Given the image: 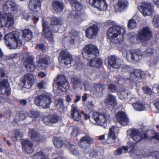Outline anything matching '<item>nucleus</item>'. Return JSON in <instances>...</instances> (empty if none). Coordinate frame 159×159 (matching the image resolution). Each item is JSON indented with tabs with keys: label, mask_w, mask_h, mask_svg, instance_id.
Wrapping results in <instances>:
<instances>
[{
	"label": "nucleus",
	"mask_w": 159,
	"mask_h": 159,
	"mask_svg": "<svg viewBox=\"0 0 159 159\" xmlns=\"http://www.w3.org/2000/svg\"><path fill=\"white\" fill-rule=\"evenodd\" d=\"M99 53V50L98 47L92 44L85 45L82 52L84 58L90 61L87 63L88 65L97 68L100 67L102 64V60L97 57Z\"/></svg>",
	"instance_id": "nucleus-1"
},
{
	"label": "nucleus",
	"mask_w": 159,
	"mask_h": 159,
	"mask_svg": "<svg viewBox=\"0 0 159 159\" xmlns=\"http://www.w3.org/2000/svg\"><path fill=\"white\" fill-rule=\"evenodd\" d=\"M20 37V33L17 31L7 34L4 37L5 44L10 49L13 48V46L16 48L20 46L22 42Z\"/></svg>",
	"instance_id": "nucleus-2"
},
{
	"label": "nucleus",
	"mask_w": 159,
	"mask_h": 159,
	"mask_svg": "<svg viewBox=\"0 0 159 159\" xmlns=\"http://www.w3.org/2000/svg\"><path fill=\"white\" fill-rule=\"evenodd\" d=\"M121 27L114 25L108 29L107 35L111 43L117 44L120 42V39H118L117 37L121 34Z\"/></svg>",
	"instance_id": "nucleus-3"
},
{
	"label": "nucleus",
	"mask_w": 159,
	"mask_h": 159,
	"mask_svg": "<svg viewBox=\"0 0 159 159\" xmlns=\"http://www.w3.org/2000/svg\"><path fill=\"white\" fill-rule=\"evenodd\" d=\"M34 102L38 106H42L45 108H48L52 102L51 97L50 95H40L36 97Z\"/></svg>",
	"instance_id": "nucleus-4"
},
{
	"label": "nucleus",
	"mask_w": 159,
	"mask_h": 159,
	"mask_svg": "<svg viewBox=\"0 0 159 159\" xmlns=\"http://www.w3.org/2000/svg\"><path fill=\"white\" fill-rule=\"evenodd\" d=\"M79 39L78 33L76 31L72 30L69 32L68 36L63 38L62 43L65 47H69L73 44Z\"/></svg>",
	"instance_id": "nucleus-5"
},
{
	"label": "nucleus",
	"mask_w": 159,
	"mask_h": 159,
	"mask_svg": "<svg viewBox=\"0 0 159 159\" xmlns=\"http://www.w3.org/2000/svg\"><path fill=\"white\" fill-rule=\"evenodd\" d=\"M152 32L148 26L143 27L140 29L137 34L138 39L142 42H147L150 40Z\"/></svg>",
	"instance_id": "nucleus-6"
},
{
	"label": "nucleus",
	"mask_w": 159,
	"mask_h": 159,
	"mask_svg": "<svg viewBox=\"0 0 159 159\" xmlns=\"http://www.w3.org/2000/svg\"><path fill=\"white\" fill-rule=\"evenodd\" d=\"M70 3L72 7L75 9L71 12L73 17L74 18H81V16L84 15L81 11L83 9L82 5L75 0H71Z\"/></svg>",
	"instance_id": "nucleus-7"
},
{
	"label": "nucleus",
	"mask_w": 159,
	"mask_h": 159,
	"mask_svg": "<svg viewBox=\"0 0 159 159\" xmlns=\"http://www.w3.org/2000/svg\"><path fill=\"white\" fill-rule=\"evenodd\" d=\"M91 118L98 125L101 126L107 123L108 120L107 114L101 113L98 112H93Z\"/></svg>",
	"instance_id": "nucleus-8"
},
{
	"label": "nucleus",
	"mask_w": 159,
	"mask_h": 159,
	"mask_svg": "<svg viewBox=\"0 0 159 159\" xmlns=\"http://www.w3.org/2000/svg\"><path fill=\"white\" fill-rule=\"evenodd\" d=\"M139 9L144 16H150L154 11L153 6L150 2H144L139 7Z\"/></svg>",
	"instance_id": "nucleus-9"
},
{
	"label": "nucleus",
	"mask_w": 159,
	"mask_h": 159,
	"mask_svg": "<svg viewBox=\"0 0 159 159\" xmlns=\"http://www.w3.org/2000/svg\"><path fill=\"white\" fill-rule=\"evenodd\" d=\"M3 20L5 22V25L8 29H11L14 25V20L13 18L10 17L7 13L2 14L0 11V27L2 26V20Z\"/></svg>",
	"instance_id": "nucleus-10"
},
{
	"label": "nucleus",
	"mask_w": 159,
	"mask_h": 159,
	"mask_svg": "<svg viewBox=\"0 0 159 159\" xmlns=\"http://www.w3.org/2000/svg\"><path fill=\"white\" fill-rule=\"evenodd\" d=\"M98 25L93 24L92 25L87 28L85 30L86 36L90 39H95L98 34Z\"/></svg>",
	"instance_id": "nucleus-11"
},
{
	"label": "nucleus",
	"mask_w": 159,
	"mask_h": 159,
	"mask_svg": "<svg viewBox=\"0 0 159 159\" xmlns=\"http://www.w3.org/2000/svg\"><path fill=\"white\" fill-rule=\"evenodd\" d=\"M58 77V81L57 83L58 89L63 92H66L69 88V84L66 77L62 75Z\"/></svg>",
	"instance_id": "nucleus-12"
},
{
	"label": "nucleus",
	"mask_w": 159,
	"mask_h": 159,
	"mask_svg": "<svg viewBox=\"0 0 159 159\" xmlns=\"http://www.w3.org/2000/svg\"><path fill=\"white\" fill-rule=\"evenodd\" d=\"M121 62L120 59L115 55H111L108 57V63L111 67L118 68L120 66Z\"/></svg>",
	"instance_id": "nucleus-13"
},
{
	"label": "nucleus",
	"mask_w": 159,
	"mask_h": 159,
	"mask_svg": "<svg viewBox=\"0 0 159 159\" xmlns=\"http://www.w3.org/2000/svg\"><path fill=\"white\" fill-rule=\"evenodd\" d=\"M3 9L4 13H7V14L11 13L13 14V12L17 10L16 4L11 1L6 2L3 6Z\"/></svg>",
	"instance_id": "nucleus-14"
},
{
	"label": "nucleus",
	"mask_w": 159,
	"mask_h": 159,
	"mask_svg": "<svg viewBox=\"0 0 159 159\" xmlns=\"http://www.w3.org/2000/svg\"><path fill=\"white\" fill-rule=\"evenodd\" d=\"M129 79L132 82L136 83L143 79L144 74L142 71L138 69H135L130 73Z\"/></svg>",
	"instance_id": "nucleus-15"
},
{
	"label": "nucleus",
	"mask_w": 159,
	"mask_h": 159,
	"mask_svg": "<svg viewBox=\"0 0 159 159\" xmlns=\"http://www.w3.org/2000/svg\"><path fill=\"white\" fill-rule=\"evenodd\" d=\"M116 120L118 122L123 126L128 125L129 119L125 113L123 111H119L116 114Z\"/></svg>",
	"instance_id": "nucleus-16"
},
{
	"label": "nucleus",
	"mask_w": 159,
	"mask_h": 159,
	"mask_svg": "<svg viewBox=\"0 0 159 159\" xmlns=\"http://www.w3.org/2000/svg\"><path fill=\"white\" fill-rule=\"evenodd\" d=\"M50 25L52 28V30L54 32L58 31V26H61L62 24V21L60 18L53 16L51 18Z\"/></svg>",
	"instance_id": "nucleus-17"
},
{
	"label": "nucleus",
	"mask_w": 159,
	"mask_h": 159,
	"mask_svg": "<svg viewBox=\"0 0 159 159\" xmlns=\"http://www.w3.org/2000/svg\"><path fill=\"white\" fill-rule=\"evenodd\" d=\"M93 142V139L87 135L81 138L79 142V143L80 147L86 149L91 146Z\"/></svg>",
	"instance_id": "nucleus-18"
},
{
	"label": "nucleus",
	"mask_w": 159,
	"mask_h": 159,
	"mask_svg": "<svg viewBox=\"0 0 159 159\" xmlns=\"http://www.w3.org/2000/svg\"><path fill=\"white\" fill-rule=\"evenodd\" d=\"M22 149L27 153L31 154L34 151L33 148V143L27 139L24 140L21 142Z\"/></svg>",
	"instance_id": "nucleus-19"
},
{
	"label": "nucleus",
	"mask_w": 159,
	"mask_h": 159,
	"mask_svg": "<svg viewBox=\"0 0 159 159\" xmlns=\"http://www.w3.org/2000/svg\"><path fill=\"white\" fill-rule=\"evenodd\" d=\"M23 82L25 88H31L34 82L33 75L31 74H27L23 77Z\"/></svg>",
	"instance_id": "nucleus-20"
},
{
	"label": "nucleus",
	"mask_w": 159,
	"mask_h": 159,
	"mask_svg": "<svg viewBox=\"0 0 159 159\" xmlns=\"http://www.w3.org/2000/svg\"><path fill=\"white\" fill-rule=\"evenodd\" d=\"M59 57L61 58V60L63 61L64 64L66 65L70 64L73 60L72 55L66 50L61 51Z\"/></svg>",
	"instance_id": "nucleus-21"
},
{
	"label": "nucleus",
	"mask_w": 159,
	"mask_h": 159,
	"mask_svg": "<svg viewBox=\"0 0 159 159\" xmlns=\"http://www.w3.org/2000/svg\"><path fill=\"white\" fill-rule=\"evenodd\" d=\"M50 61V57L47 55H41L39 56L38 61V66L43 70H45Z\"/></svg>",
	"instance_id": "nucleus-22"
},
{
	"label": "nucleus",
	"mask_w": 159,
	"mask_h": 159,
	"mask_svg": "<svg viewBox=\"0 0 159 159\" xmlns=\"http://www.w3.org/2000/svg\"><path fill=\"white\" fill-rule=\"evenodd\" d=\"M128 3L125 0H118L117 3L114 6L115 11L121 12L125 11L127 7Z\"/></svg>",
	"instance_id": "nucleus-23"
},
{
	"label": "nucleus",
	"mask_w": 159,
	"mask_h": 159,
	"mask_svg": "<svg viewBox=\"0 0 159 159\" xmlns=\"http://www.w3.org/2000/svg\"><path fill=\"white\" fill-rule=\"evenodd\" d=\"M52 5L54 10L56 13L62 11L64 9V4L62 2L55 0L52 2Z\"/></svg>",
	"instance_id": "nucleus-24"
},
{
	"label": "nucleus",
	"mask_w": 159,
	"mask_h": 159,
	"mask_svg": "<svg viewBox=\"0 0 159 159\" xmlns=\"http://www.w3.org/2000/svg\"><path fill=\"white\" fill-rule=\"evenodd\" d=\"M106 105L110 104L113 108L117 105L115 97L111 94H108L104 100Z\"/></svg>",
	"instance_id": "nucleus-25"
},
{
	"label": "nucleus",
	"mask_w": 159,
	"mask_h": 159,
	"mask_svg": "<svg viewBox=\"0 0 159 159\" xmlns=\"http://www.w3.org/2000/svg\"><path fill=\"white\" fill-rule=\"evenodd\" d=\"M140 134L141 133L138 129H134L131 130L130 136L136 143H138L141 141V139L139 136Z\"/></svg>",
	"instance_id": "nucleus-26"
},
{
	"label": "nucleus",
	"mask_w": 159,
	"mask_h": 159,
	"mask_svg": "<svg viewBox=\"0 0 159 159\" xmlns=\"http://www.w3.org/2000/svg\"><path fill=\"white\" fill-rule=\"evenodd\" d=\"M71 111V116L74 120L79 121L81 120L82 117L81 112L76 107H72Z\"/></svg>",
	"instance_id": "nucleus-27"
},
{
	"label": "nucleus",
	"mask_w": 159,
	"mask_h": 159,
	"mask_svg": "<svg viewBox=\"0 0 159 159\" xmlns=\"http://www.w3.org/2000/svg\"><path fill=\"white\" fill-rule=\"evenodd\" d=\"M52 141L54 146L58 148H61L64 145H66L63 140L59 137H54Z\"/></svg>",
	"instance_id": "nucleus-28"
},
{
	"label": "nucleus",
	"mask_w": 159,
	"mask_h": 159,
	"mask_svg": "<svg viewBox=\"0 0 159 159\" xmlns=\"http://www.w3.org/2000/svg\"><path fill=\"white\" fill-rule=\"evenodd\" d=\"M41 6V2L40 0H30L29 2V7L34 10L37 8H40Z\"/></svg>",
	"instance_id": "nucleus-29"
},
{
	"label": "nucleus",
	"mask_w": 159,
	"mask_h": 159,
	"mask_svg": "<svg viewBox=\"0 0 159 159\" xmlns=\"http://www.w3.org/2000/svg\"><path fill=\"white\" fill-rule=\"evenodd\" d=\"M28 134L31 140L33 141H39L38 140L39 138V134L34 129H30L29 131Z\"/></svg>",
	"instance_id": "nucleus-30"
},
{
	"label": "nucleus",
	"mask_w": 159,
	"mask_h": 159,
	"mask_svg": "<svg viewBox=\"0 0 159 159\" xmlns=\"http://www.w3.org/2000/svg\"><path fill=\"white\" fill-rule=\"evenodd\" d=\"M22 37L25 38L26 40L29 41L33 37V33L29 29H25L22 31Z\"/></svg>",
	"instance_id": "nucleus-31"
},
{
	"label": "nucleus",
	"mask_w": 159,
	"mask_h": 159,
	"mask_svg": "<svg viewBox=\"0 0 159 159\" xmlns=\"http://www.w3.org/2000/svg\"><path fill=\"white\" fill-rule=\"evenodd\" d=\"M130 54L131 55V60L133 62H138L140 59V57L142 56L141 53L139 51L131 52Z\"/></svg>",
	"instance_id": "nucleus-32"
},
{
	"label": "nucleus",
	"mask_w": 159,
	"mask_h": 159,
	"mask_svg": "<svg viewBox=\"0 0 159 159\" xmlns=\"http://www.w3.org/2000/svg\"><path fill=\"white\" fill-rule=\"evenodd\" d=\"M132 105L134 108L138 111H142L145 108L144 105L142 102L139 101H137L133 103Z\"/></svg>",
	"instance_id": "nucleus-33"
},
{
	"label": "nucleus",
	"mask_w": 159,
	"mask_h": 159,
	"mask_svg": "<svg viewBox=\"0 0 159 159\" xmlns=\"http://www.w3.org/2000/svg\"><path fill=\"white\" fill-rule=\"evenodd\" d=\"M42 32L44 36H47L48 34L52 33L50 27L49 26L46 22L43 21L42 23Z\"/></svg>",
	"instance_id": "nucleus-34"
},
{
	"label": "nucleus",
	"mask_w": 159,
	"mask_h": 159,
	"mask_svg": "<svg viewBox=\"0 0 159 159\" xmlns=\"http://www.w3.org/2000/svg\"><path fill=\"white\" fill-rule=\"evenodd\" d=\"M155 131L154 130H151L149 129H147L145 133H144L142 134H140V136L141 139V141L143 139H147L149 137L152 136L151 134L152 133H155Z\"/></svg>",
	"instance_id": "nucleus-35"
},
{
	"label": "nucleus",
	"mask_w": 159,
	"mask_h": 159,
	"mask_svg": "<svg viewBox=\"0 0 159 159\" xmlns=\"http://www.w3.org/2000/svg\"><path fill=\"white\" fill-rule=\"evenodd\" d=\"M46 154L43 152L40 151L36 152L33 156V159H47Z\"/></svg>",
	"instance_id": "nucleus-36"
},
{
	"label": "nucleus",
	"mask_w": 159,
	"mask_h": 159,
	"mask_svg": "<svg viewBox=\"0 0 159 159\" xmlns=\"http://www.w3.org/2000/svg\"><path fill=\"white\" fill-rule=\"evenodd\" d=\"M96 6L98 7V9L101 11H104L106 10L107 7V4L105 0H101L99 5L96 4Z\"/></svg>",
	"instance_id": "nucleus-37"
},
{
	"label": "nucleus",
	"mask_w": 159,
	"mask_h": 159,
	"mask_svg": "<svg viewBox=\"0 0 159 159\" xmlns=\"http://www.w3.org/2000/svg\"><path fill=\"white\" fill-rule=\"evenodd\" d=\"M155 51L153 48H148L144 52V55L146 57H151L153 56Z\"/></svg>",
	"instance_id": "nucleus-38"
},
{
	"label": "nucleus",
	"mask_w": 159,
	"mask_h": 159,
	"mask_svg": "<svg viewBox=\"0 0 159 159\" xmlns=\"http://www.w3.org/2000/svg\"><path fill=\"white\" fill-rule=\"evenodd\" d=\"M116 137L114 133L109 134L107 140V143L109 144L115 143L116 142Z\"/></svg>",
	"instance_id": "nucleus-39"
},
{
	"label": "nucleus",
	"mask_w": 159,
	"mask_h": 159,
	"mask_svg": "<svg viewBox=\"0 0 159 159\" xmlns=\"http://www.w3.org/2000/svg\"><path fill=\"white\" fill-rule=\"evenodd\" d=\"M136 22L135 20L133 19H130L129 20L128 27L130 29H133L136 26Z\"/></svg>",
	"instance_id": "nucleus-40"
},
{
	"label": "nucleus",
	"mask_w": 159,
	"mask_h": 159,
	"mask_svg": "<svg viewBox=\"0 0 159 159\" xmlns=\"http://www.w3.org/2000/svg\"><path fill=\"white\" fill-rule=\"evenodd\" d=\"M25 67L28 71L31 72L34 71L36 68L35 65L34 63L28 65L26 64Z\"/></svg>",
	"instance_id": "nucleus-41"
},
{
	"label": "nucleus",
	"mask_w": 159,
	"mask_h": 159,
	"mask_svg": "<svg viewBox=\"0 0 159 159\" xmlns=\"http://www.w3.org/2000/svg\"><path fill=\"white\" fill-rule=\"evenodd\" d=\"M94 107V104L92 102H89L85 107L86 110L89 112H92Z\"/></svg>",
	"instance_id": "nucleus-42"
},
{
	"label": "nucleus",
	"mask_w": 159,
	"mask_h": 159,
	"mask_svg": "<svg viewBox=\"0 0 159 159\" xmlns=\"http://www.w3.org/2000/svg\"><path fill=\"white\" fill-rule=\"evenodd\" d=\"M34 58L32 56H29L26 57L24 63L25 66L26 64L28 65L34 63Z\"/></svg>",
	"instance_id": "nucleus-43"
},
{
	"label": "nucleus",
	"mask_w": 159,
	"mask_h": 159,
	"mask_svg": "<svg viewBox=\"0 0 159 159\" xmlns=\"http://www.w3.org/2000/svg\"><path fill=\"white\" fill-rule=\"evenodd\" d=\"M8 80L6 79L3 80L2 81H0V88L1 89L3 88H6V87H8L7 85H8Z\"/></svg>",
	"instance_id": "nucleus-44"
},
{
	"label": "nucleus",
	"mask_w": 159,
	"mask_h": 159,
	"mask_svg": "<svg viewBox=\"0 0 159 159\" xmlns=\"http://www.w3.org/2000/svg\"><path fill=\"white\" fill-rule=\"evenodd\" d=\"M50 123L54 124L57 122L58 120V117L57 116L50 115Z\"/></svg>",
	"instance_id": "nucleus-45"
},
{
	"label": "nucleus",
	"mask_w": 159,
	"mask_h": 159,
	"mask_svg": "<svg viewBox=\"0 0 159 159\" xmlns=\"http://www.w3.org/2000/svg\"><path fill=\"white\" fill-rule=\"evenodd\" d=\"M104 85L99 83H98L94 86V88L96 89L97 91L102 92L104 89Z\"/></svg>",
	"instance_id": "nucleus-46"
},
{
	"label": "nucleus",
	"mask_w": 159,
	"mask_h": 159,
	"mask_svg": "<svg viewBox=\"0 0 159 159\" xmlns=\"http://www.w3.org/2000/svg\"><path fill=\"white\" fill-rule=\"evenodd\" d=\"M101 1V0H90L89 1V3L93 7L98 8L96 4L99 5Z\"/></svg>",
	"instance_id": "nucleus-47"
},
{
	"label": "nucleus",
	"mask_w": 159,
	"mask_h": 159,
	"mask_svg": "<svg viewBox=\"0 0 159 159\" xmlns=\"http://www.w3.org/2000/svg\"><path fill=\"white\" fill-rule=\"evenodd\" d=\"M18 53H14L6 56V60H11L16 58L17 57Z\"/></svg>",
	"instance_id": "nucleus-48"
},
{
	"label": "nucleus",
	"mask_w": 159,
	"mask_h": 159,
	"mask_svg": "<svg viewBox=\"0 0 159 159\" xmlns=\"http://www.w3.org/2000/svg\"><path fill=\"white\" fill-rule=\"evenodd\" d=\"M51 43L54 42V38L52 33L48 34L47 36H44Z\"/></svg>",
	"instance_id": "nucleus-49"
},
{
	"label": "nucleus",
	"mask_w": 159,
	"mask_h": 159,
	"mask_svg": "<svg viewBox=\"0 0 159 159\" xmlns=\"http://www.w3.org/2000/svg\"><path fill=\"white\" fill-rule=\"evenodd\" d=\"M142 89L145 93L149 95H151L152 94L151 89L148 86L143 87Z\"/></svg>",
	"instance_id": "nucleus-50"
},
{
	"label": "nucleus",
	"mask_w": 159,
	"mask_h": 159,
	"mask_svg": "<svg viewBox=\"0 0 159 159\" xmlns=\"http://www.w3.org/2000/svg\"><path fill=\"white\" fill-rule=\"evenodd\" d=\"M36 49H38L39 48V49L41 50L42 52H44L46 50V47L45 45L43 43H40L37 44L36 45V46L35 48Z\"/></svg>",
	"instance_id": "nucleus-51"
},
{
	"label": "nucleus",
	"mask_w": 159,
	"mask_h": 159,
	"mask_svg": "<svg viewBox=\"0 0 159 159\" xmlns=\"http://www.w3.org/2000/svg\"><path fill=\"white\" fill-rule=\"evenodd\" d=\"M108 88L109 90L112 93L114 92L116 89V86L112 84H109Z\"/></svg>",
	"instance_id": "nucleus-52"
},
{
	"label": "nucleus",
	"mask_w": 159,
	"mask_h": 159,
	"mask_svg": "<svg viewBox=\"0 0 159 159\" xmlns=\"http://www.w3.org/2000/svg\"><path fill=\"white\" fill-rule=\"evenodd\" d=\"M50 115L47 116H45L42 119L43 122L46 125H49L50 123V119L49 118Z\"/></svg>",
	"instance_id": "nucleus-53"
},
{
	"label": "nucleus",
	"mask_w": 159,
	"mask_h": 159,
	"mask_svg": "<svg viewBox=\"0 0 159 159\" xmlns=\"http://www.w3.org/2000/svg\"><path fill=\"white\" fill-rule=\"evenodd\" d=\"M31 13L27 12V11H24L22 13L23 18L26 20H28L30 16Z\"/></svg>",
	"instance_id": "nucleus-54"
},
{
	"label": "nucleus",
	"mask_w": 159,
	"mask_h": 159,
	"mask_svg": "<svg viewBox=\"0 0 159 159\" xmlns=\"http://www.w3.org/2000/svg\"><path fill=\"white\" fill-rule=\"evenodd\" d=\"M5 91L4 94L6 96L8 97L11 95V91L10 87H6L5 88Z\"/></svg>",
	"instance_id": "nucleus-55"
},
{
	"label": "nucleus",
	"mask_w": 159,
	"mask_h": 159,
	"mask_svg": "<svg viewBox=\"0 0 159 159\" xmlns=\"http://www.w3.org/2000/svg\"><path fill=\"white\" fill-rule=\"evenodd\" d=\"M39 113L35 111H31L30 116L32 118H36L39 117Z\"/></svg>",
	"instance_id": "nucleus-56"
},
{
	"label": "nucleus",
	"mask_w": 159,
	"mask_h": 159,
	"mask_svg": "<svg viewBox=\"0 0 159 159\" xmlns=\"http://www.w3.org/2000/svg\"><path fill=\"white\" fill-rule=\"evenodd\" d=\"M152 156L156 159H159V153L157 151H154L151 152Z\"/></svg>",
	"instance_id": "nucleus-57"
},
{
	"label": "nucleus",
	"mask_w": 159,
	"mask_h": 159,
	"mask_svg": "<svg viewBox=\"0 0 159 159\" xmlns=\"http://www.w3.org/2000/svg\"><path fill=\"white\" fill-rule=\"evenodd\" d=\"M152 136L151 137L152 138L154 139L159 141V133H157L155 131V133H152L151 134Z\"/></svg>",
	"instance_id": "nucleus-58"
},
{
	"label": "nucleus",
	"mask_w": 159,
	"mask_h": 159,
	"mask_svg": "<svg viewBox=\"0 0 159 159\" xmlns=\"http://www.w3.org/2000/svg\"><path fill=\"white\" fill-rule=\"evenodd\" d=\"M19 119L20 120H23L26 118L25 113L24 112L21 111L20 112L19 115Z\"/></svg>",
	"instance_id": "nucleus-59"
},
{
	"label": "nucleus",
	"mask_w": 159,
	"mask_h": 159,
	"mask_svg": "<svg viewBox=\"0 0 159 159\" xmlns=\"http://www.w3.org/2000/svg\"><path fill=\"white\" fill-rule=\"evenodd\" d=\"M129 68L127 66H125L121 68V71L122 73L128 72L129 71Z\"/></svg>",
	"instance_id": "nucleus-60"
},
{
	"label": "nucleus",
	"mask_w": 159,
	"mask_h": 159,
	"mask_svg": "<svg viewBox=\"0 0 159 159\" xmlns=\"http://www.w3.org/2000/svg\"><path fill=\"white\" fill-rule=\"evenodd\" d=\"M123 152L122 149L119 148H118L114 152L115 155H118L121 154Z\"/></svg>",
	"instance_id": "nucleus-61"
},
{
	"label": "nucleus",
	"mask_w": 159,
	"mask_h": 159,
	"mask_svg": "<svg viewBox=\"0 0 159 159\" xmlns=\"http://www.w3.org/2000/svg\"><path fill=\"white\" fill-rule=\"evenodd\" d=\"M78 133L77 131V130L75 128H74L72 130L71 135V136H77L78 134Z\"/></svg>",
	"instance_id": "nucleus-62"
},
{
	"label": "nucleus",
	"mask_w": 159,
	"mask_h": 159,
	"mask_svg": "<svg viewBox=\"0 0 159 159\" xmlns=\"http://www.w3.org/2000/svg\"><path fill=\"white\" fill-rule=\"evenodd\" d=\"M81 114L82 115L84 116L85 120H87L89 119L90 118V116L86 113H85L83 111H81Z\"/></svg>",
	"instance_id": "nucleus-63"
},
{
	"label": "nucleus",
	"mask_w": 159,
	"mask_h": 159,
	"mask_svg": "<svg viewBox=\"0 0 159 159\" xmlns=\"http://www.w3.org/2000/svg\"><path fill=\"white\" fill-rule=\"evenodd\" d=\"M153 21L155 22V23L157 24V26L159 27V16H155L153 19Z\"/></svg>",
	"instance_id": "nucleus-64"
}]
</instances>
